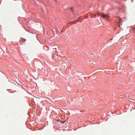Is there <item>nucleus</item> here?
<instances>
[{
	"label": "nucleus",
	"instance_id": "f257e3e1",
	"mask_svg": "<svg viewBox=\"0 0 135 135\" xmlns=\"http://www.w3.org/2000/svg\"><path fill=\"white\" fill-rule=\"evenodd\" d=\"M102 17L103 18H108L109 16L107 14H103V13H102Z\"/></svg>",
	"mask_w": 135,
	"mask_h": 135
},
{
	"label": "nucleus",
	"instance_id": "f03ea898",
	"mask_svg": "<svg viewBox=\"0 0 135 135\" xmlns=\"http://www.w3.org/2000/svg\"><path fill=\"white\" fill-rule=\"evenodd\" d=\"M117 18H118L119 19V21L118 22L119 23H120L121 21L122 20V19L119 17H117Z\"/></svg>",
	"mask_w": 135,
	"mask_h": 135
},
{
	"label": "nucleus",
	"instance_id": "7ed1b4c3",
	"mask_svg": "<svg viewBox=\"0 0 135 135\" xmlns=\"http://www.w3.org/2000/svg\"><path fill=\"white\" fill-rule=\"evenodd\" d=\"M78 21H80V22H81V21H80V20H79V19H78V20H75L74 21V22H76H76H78Z\"/></svg>",
	"mask_w": 135,
	"mask_h": 135
},
{
	"label": "nucleus",
	"instance_id": "20e7f679",
	"mask_svg": "<svg viewBox=\"0 0 135 135\" xmlns=\"http://www.w3.org/2000/svg\"><path fill=\"white\" fill-rule=\"evenodd\" d=\"M97 14L98 15V16H99L100 15V14L99 13H97Z\"/></svg>",
	"mask_w": 135,
	"mask_h": 135
},
{
	"label": "nucleus",
	"instance_id": "39448f33",
	"mask_svg": "<svg viewBox=\"0 0 135 135\" xmlns=\"http://www.w3.org/2000/svg\"><path fill=\"white\" fill-rule=\"evenodd\" d=\"M65 121H62L61 122V123H64Z\"/></svg>",
	"mask_w": 135,
	"mask_h": 135
},
{
	"label": "nucleus",
	"instance_id": "423d86ee",
	"mask_svg": "<svg viewBox=\"0 0 135 135\" xmlns=\"http://www.w3.org/2000/svg\"><path fill=\"white\" fill-rule=\"evenodd\" d=\"M74 21H73V22H70L69 23H72L73 24L74 23Z\"/></svg>",
	"mask_w": 135,
	"mask_h": 135
},
{
	"label": "nucleus",
	"instance_id": "0eeeda50",
	"mask_svg": "<svg viewBox=\"0 0 135 135\" xmlns=\"http://www.w3.org/2000/svg\"><path fill=\"white\" fill-rule=\"evenodd\" d=\"M70 10L71 11H73V8H70Z\"/></svg>",
	"mask_w": 135,
	"mask_h": 135
},
{
	"label": "nucleus",
	"instance_id": "6e6552de",
	"mask_svg": "<svg viewBox=\"0 0 135 135\" xmlns=\"http://www.w3.org/2000/svg\"><path fill=\"white\" fill-rule=\"evenodd\" d=\"M133 29L134 31L135 32V28H133Z\"/></svg>",
	"mask_w": 135,
	"mask_h": 135
},
{
	"label": "nucleus",
	"instance_id": "1a4fd4ad",
	"mask_svg": "<svg viewBox=\"0 0 135 135\" xmlns=\"http://www.w3.org/2000/svg\"><path fill=\"white\" fill-rule=\"evenodd\" d=\"M119 27H120V25H119Z\"/></svg>",
	"mask_w": 135,
	"mask_h": 135
},
{
	"label": "nucleus",
	"instance_id": "9d476101",
	"mask_svg": "<svg viewBox=\"0 0 135 135\" xmlns=\"http://www.w3.org/2000/svg\"><path fill=\"white\" fill-rule=\"evenodd\" d=\"M68 115H69L70 114V113H68Z\"/></svg>",
	"mask_w": 135,
	"mask_h": 135
},
{
	"label": "nucleus",
	"instance_id": "9b49d317",
	"mask_svg": "<svg viewBox=\"0 0 135 135\" xmlns=\"http://www.w3.org/2000/svg\"><path fill=\"white\" fill-rule=\"evenodd\" d=\"M80 17H79V19L80 18Z\"/></svg>",
	"mask_w": 135,
	"mask_h": 135
},
{
	"label": "nucleus",
	"instance_id": "f8f14e48",
	"mask_svg": "<svg viewBox=\"0 0 135 135\" xmlns=\"http://www.w3.org/2000/svg\"><path fill=\"white\" fill-rule=\"evenodd\" d=\"M54 49H56V48H54Z\"/></svg>",
	"mask_w": 135,
	"mask_h": 135
},
{
	"label": "nucleus",
	"instance_id": "ddd939ff",
	"mask_svg": "<svg viewBox=\"0 0 135 135\" xmlns=\"http://www.w3.org/2000/svg\"><path fill=\"white\" fill-rule=\"evenodd\" d=\"M55 1H56V0H55Z\"/></svg>",
	"mask_w": 135,
	"mask_h": 135
}]
</instances>
